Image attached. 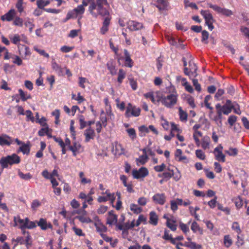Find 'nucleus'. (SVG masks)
<instances>
[{"mask_svg": "<svg viewBox=\"0 0 249 249\" xmlns=\"http://www.w3.org/2000/svg\"><path fill=\"white\" fill-rule=\"evenodd\" d=\"M106 6H109L107 0H95L90 3L88 11L93 18H97L99 16L105 18L110 16Z\"/></svg>", "mask_w": 249, "mask_h": 249, "instance_id": "f257e3e1", "label": "nucleus"}, {"mask_svg": "<svg viewBox=\"0 0 249 249\" xmlns=\"http://www.w3.org/2000/svg\"><path fill=\"white\" fill-rule=\"evenodd\" d=\"M167 91H169V94L166 96L159 97L158 102L160 101L165 107L171 108L176 105L178 95L174 86H171L168 87Z\"/></svg>", "mask_w": 249, "mask_h": 249, "instance_id": "f03ea898", "label": "nucleus"}, {"mask_svg": "<svg viewBox=\"0 0 249 249\" xmlns=\"http://www.w3.org/2000/svg\"><path fill=\"white\" fill-rule=\"evenodd\" d=\"M20 162V157L16 154L2 157L0 160V165L2 169L7 168L9 166L18 164Z\"/></svg>", "mask_w": 249, "mask_h": 249, "instance_id": "7ed1b4c3", "label": "nucleus"}, {"mask_svg": "<svg viewBox=\"0 0 249 249\" xmlns=\"http://www.w3.org/2000/svg\"><path fill=\"white\" fill-rule=\"evenodd\" d=\"M85 9L82 5H79L76 8L69 11L67 14L65 21L69 20L71 18H75L80 17L81 18L82 15L84 13Z\"/></svg>", "mask_w": 249, "mask_h": 249, "instance_id": "20e7f679", "label": "nucleus"}, {"mask_svg": "<svg viewBox=\"0 0 249 249\" xmlns=\"http://www.w3.org/2000/svg\"><path fill=\"white\" fill-rule=\"evenodd\" d=\"M200 14L204 18L205 24L208 26V29L210 31H212L214 28L213 23L215 21L212 14L209 10H202L200 11Z\"/></svg>", "mask_w": 249, "mask_h": 249, "instance_id": "39448f33", "label": "nucleus"}, {"mask_svg": "<svg viewBox=\"0 0 249 249\" xmlns=\"http://www.w3.org/2000/svg\"><path fill=\"white\" fill-rule=\"evenodd\" d=\"M141 109L129 103L126 108L125 115L126 118L138 117L140 115Z\"/></svg>", "mask_w": 249, "mask_h": 249, "instance_id": "423d86ee", "label": "nucleus"}, {"mask_svg": "<svg viewBox=\"0 0 249 249\" xmlns=\"http://www.w3.org/2000/svg\"><path fill=\"white\" fill-rule=\"evenodd\" d=\"M207 5L209 7L213 9L218 14H221L226 17H230L233 15L232 11L228 9L222 8L217 5L213 4L211 3H208Z\"/></svg>", "mask_w": 249, "mask_h": 249, "instance_id": "0eeeda50", "label": "nucleus"}, {"mask_svg": "<svg viewBox=\"0 0 249 249\" xmlns=\"http://www.w3.org/2000/svg\"><path fill=\"white\" fill-rule=\"evenodd\" d=\"M12 242L14 244V248L18 245H25L27 249H29L32 245V240L30 239L29 244L27 243V238L22 236H18L16 239H12Z\"/></svg>", "mask_w": 249, "mask_h": 249, "instance_id": "6e6552de", "label": "nucleus"}, {"mask_svg": "<svg viewBox=\"0 0 249 249\" xmlns=\"http://www.w3.org/2000/svg\"><path fill=\"white\" fill-rule=\"evenodd\" d=\"M127 29L130 31H137L144 28L142 23L136 20H129L126 22Z\"/></svg>", "mask_w": 249, "mask_h": 249, "instance_id": "1a4fd4ad", "label": "nucleus"}, {"mask_svg": "<svg viewBox=\"0 0 249 249\" xmlns=\"http://www.w3.org/2000/svg\"><path fill=\"white\" fill-rule=\"evenodd\" d=\"M148 171L144 167H141L139 170L134 169L132 171V176L134 178H143L148 175Z\"/></svg>", "mask_w": 249, "mask_h": 249, "instance_id": "9d476101", "label": "nucleus"}, {"mask_svg": "<svg viewBox=\"0 0 249 249\" xmlns=\"http://www.w3.org/2000/svg\"><path fill=\"white\" fill-rule=\"evenodd\" d=\"M223 147L221 145L214 148L213 153L215 158L219 161L224 162L225 161V156L222 153Z\"/></svg>", "mask_w": 249, "mask_h": 249, "instance_id": "9b49d317", "label": "nucleus"}, {"mask_svg": "<svg viewBox=\"0 0 249 249\" xmlns=\"http://www.w3.org/2000/svg\"><path fill=\"white\" fill-rule=\"evenodd\" d=\"M166 196L163 193H157L152 197L154 203L163 205L166 201Z\"/></svg>", "mask_w": 249, "mask_h": 249, "instance_id": "f8f14e48", "label": "nucleus"}, {"mask_svg": "<svg viewBox=\"0 0 249 249\" xmlns=\"http://www.w3.org/2000/svg\"><path fill=\"white\" fill-rule=\"evenodd\" d=\"M111 18L110 16L105 18L102 26L100 29V33L101 34L105 35L108 31Z\"/></svg>", "mask_w": 249, "mask_h": 249, "instance_id": "ddd939ff", "label": "nucleus"}, {"mask_svg": "<svg viewBox=\"0 0 249 249\" xmlns=\"http://www.w3.org/2000/svg\"><path fill=\"white\" fill-rule=\"evenodd\" d=\"M37 226H39L42 230H46L47 229L53 228V226L51 223H48L46 219L40 218L38 221H36Z\"/></svg>", "mask_w": 249, "mask_h": 249, "instance_id": "4468645a", "label": "nucleus"}, {"mask_svg": "<svg viewBox=\"0 0 249 249\" xmlns=\"http://www.w3.org/2000/svg\"><path fill=\"white\" fill-rule=\"evenodd\" d=\"M16 15V10L14 9H11L7 13L1 17V19L2 21H10L14 19Z\"/></svg>", "mask_w": 249, "mask_h": 249, "instance_id": "2eb2a0df", "label": "nucleus"}, {"mask_svg": "<svg viewBox=\"0 0 249 249\" xmlns=\"http://www.w3.org/2000/svg\"><path fill=\"white\" fill-rule=\"evenodd\" d=\"M158 92L150 91L144 93L143 96L146 99H150L153 103L156 104V101L158 102V97H160L158 95Z\"/></svg>", "mask_w": 249, "mask_h": 249, "instance_id": "dca6fc26", "label": "nucleus"}, {"mask_svg": "<svg viewBox=\"0 0 249 249\" xmlns=\"http://www.w3.org/2000/svg\"><path fill=\"white\" fill-rule=\"evenodd\" d=\"M112 151L115 155L120 156L124 154V149L123 148L122 145L117 142H114L113 145Z\"/></svg>", "mask_w": 249, "mask_h": 249, "instance_id": "f3484780", "label": "nucleus"}, {"mask_svg": "<svg viewBox=\"0 0 249 249\" xmlns=\"http://www.w3.org/2000/svg\"><path fill=\"white\" fill-rule=\"evenodd\" d=\"M84 135L85 136V142H87L91 139H94L95 134L94 130L89 127L85 130Z\"/></svg>", "mask_w": 249, "mask_h": 249, "instance_id": "a211bd4d", "label": "nucleus"}, {"mask_svg": "<svg viewBox=\"0 0 249 249\" xmlns=\"http://www.w3.org/2000/svg\"><path fill=\"white\" fill-rule=\"evenodd\" d=\"M182 150L180 149H177L175 153V156L178 161L186 163H188L189 162V160L185 156L182 155Z\"/></svg>", "mask_w": 249, "mask_h": 249, "instance_id": "6ab92c4d", "label": "nucleus"}, {"mask_svg": "<svg viewBox=\"0 0 249 249\" xmlns=\"http://www.w3.org/2000/svg\"><path fill=\"white\" fill-rule=\"evenodd\" d=\"M124 60H125V65L129 68H132L133 66V62L130 57V55L126 49L124 51Z\"/></svg>", "mask_w": 249, "mask_h": 249, "instance_id": "aec40b11", "label": "nucleus"}, {"mask_svg": "<svg viewBox=\"0 0 249 249\" xmlns=\"http://www.w3.org/2000/svg\"><path fill=\"white\" fill-rule=\"evenodd\" d=\"M14 226H19V228H25V218L21 219L20 216L18 215L14 217Z\"/></svg>", "mask_w": 249, "mask_h": 249, "instance_id": "412c9836", "label": "nucleus"}, {"mask_svg": "<svg viewBox=\"0 0 249 249\" xmlns=\"http://www.w3.org/2000/svg\"><path fill=\"white\" fill-rule=\"evenodd\" d=\"M117 221V215L114 214L112 211L108 212V215L107 217V224L109 225H112L116 224Z\"/></svg>", "mask_w": 249, "mask_h": 249, "instance_id": "4be33fe9", "label": "nucleus"}, {"mask_svg": "<svg viewBox=\"0 0 249 249\" xmlns=\"http://www.w3.org/2000/svg\"><path fill=\"white\" fill-rule=\"evenodd\" d=\"M158 216L154 211H151L149 213V221L150 224L156 226L158 224Z\"/></svg>", "mask_w": 249, "mask_h": 249, "instance_id": "5701e85b", "label": "nucleus"}, {"mask_svg": "<svg viewBox=\"0 0 249 249\" xmlns=\"http://www.w3.org/2000/svg\"><path fill=\"white\" fill-rule=\"evenodd\" d=\"M12 143L11 139L8 135H4L0 136V145H10Z\"/></svg>", "mask_w": 249, "mask_h": 249, "instance_id": "b1692460", "label": "nucleus"}, {"mask_svg": "<svg viewBox=\"0 0 249 249\" xmlns=\"http://www.w3.org/2000/svg\"><path fill=\"white\" fill-rule=\"evenodd\" d=\"M94 226L96 228V230L98 232L101 233H104L107 231V227L103 224L100 221L95 222L94 223Z\"/></svg>", "mask_w": 249, "mask_h": 249, "instance_id": "393cba45", "label": "nucleus"}, {"mask_svg": "<svg viewBox=\"0 0 249 249\" xmlns=\"http://www.w3.org/2000/svg\"><path fill=\"white\" fill-rule=\"evenodd\" d=\"M155 6L160 11L163 10L167 6V2L165 0H157V4Z\"/></svg>", "mask_w": 249, "mask_h": 249, "instance_id": "a878e982", "label": "nucleus"}, {"mask_svg": "<svg viewBox=\"0 0 249 249\" xmlns=\"http://www.w3.org/2000/svg\"><path fill=\"white\" fill-rule=\"evenodd\" d=\"M210 143V139L208 136H205L202 139L201 146L204 149L209 148Z\"/></svg>", "mask_w": 249, "mask_h": 249, "instance_id": "bb28decb", "label": "nucleus"}, {"mask_svg": "<svg viewBox=\"0 0 249 249\" xmlns=\"http://www.w3.org/2000/svg\"><path fill=\"white\" fill-rule=\"evenodd\" d=\"M19 95L20 96L21 99L22 101H25L28 99L31 98V96L27 92H24L22 89H18Z\"/></svg>", "mask_w": 249, "mask_h": 249, "instance_id": "cd10ccee", "label": "nucleus"}, {"mask_svg": "<svg viewBox=\"0 0 249 249\" xmlns=\"http://www.w3.org/2000/svg\"><path fill=\"white\" fill-rule=\"evenodd\" d=\"M36 221H30L28 217L25 218V228L28 229H33L36 227Z\"/></svg>", "mask_w": 249, "mask_h": 249, "instance_id": "c85d7f7f", "label": "nucleus"}, {"mask_svg": "<svg viewBox=\"0 0 249 249\" xmlns=\"http://www.w3.org/2000/svg\"><path fill=\"white\" fill-rule=\"evenodd\" d=\"M148 156L142 155L139 158L136 159V163L138 166L144 164L147 161Z\"/></svg>", "mask_w": 249, "mask_h": 249, "instance_id": "c756f323", "label": "nucleus"}, {"mask_svg": "<svg viewBox=\"0 0 249 249\" xmlns=\"http://www.w3.org/2000/svg\"><path fill=\"white\" fill-rule=\"evenodd\" d=\"M19 150L21 151L23 154L28 155L30 151V144L23 143L19 147Z\"/></svg>", "mask_w": 249, "mask_h": 249, "instance_id": "7c9ffc66", "label": "nucleus"}, {"mask_svg": "<svg viewBox=\"0 0 249 249\" xmlns=\"http://www.w3.org/2000/svg\"><path fill=\"white\" fill-rule=\"evenodd\" d=\"M107 67L111 75H114L117 73V69L112 62H107Z\"/></svg>", "mask_w": 249, "mask_h": 249, "instance_id": "2f4dec72", "label": "nucleus"}, {"mask_svg": "<svg viewBox=\"0 0 249 249\" xmlns=\"http://www.w3.org/2000/svg\"><path fill=\"white\" fill-rule=\"evenodd\" d=\"M125 72L123 69H121L119 70L117 81L120 84L123 82L124 79L125 77Z\"/></svg>", "mask_w": 249, "mask_h": 249, "instance_id": "473e14b6", "label": "nucleus"}, {"mask_svg": "<svg viewBox=\"0 0 249 249\" xmlns=\"http://www.w3.org/2000/svg\"><path fill=\"white\" fill-rule=\"evenodd\" d=\"M130 209L135 213L139 214L142 212V208L139 207L137 204H131L130 206Z\"/></svg>", "mask_w": 249, "mask_h": 249, "instance_id": "72a5a7b5", "label": "nucleus"}, {"mask_svg": "<svg viewBox=\"0 0 249 249\" xmlns=\"http://www.w3.org/2000/svg\"><path fill=\"white\" fill-rule=\"evenodd\" d=\"M168 40L169 43L171 45L176 46V47H180V46L181 45V41H180V39L178 40V42L174 38H173L172 37L168 36Z\"/></svg>", "mask_w": 249, "mask_h": 249, "instance_id": "f704fd0d", "label": "nucleus"}, {"mask_svg": "<svg viewBox=\"0 0 249 249\" xmlns=\"http://www.w3.org/2000/svg\"><path fill=\"white\" fill-rule=\"evenodd\" d=\"M41 205V202L38 199H34L31 203V208L33 211H36L38 207Z\"/></svg>", "mask_w": 249, "mask_h": 249, "instance_id": "c9c22d12", "label": "nucleus"}, {"mask_svg": "<svg viewBox=\"0 0 249 249\" xmlns=\"http://www.w3.org/2000/svg\"><path fill=\"white\" fill-rule=\"evenodd\" d=\"M232 243V241L229 235H226L224 237V244L227 248H229Z\"/></svg>", "mask_w": 249, "mask_h": 249, "instance_id": "e433bc0d", "label": "nucleus"}, {"mask_svg": "<svg viewBox=\"0 0 249 249\" xmlns=\"http://www.w3.org/2000/svg\"><path fill=\"white\" fill-rule=\"evenodd\" d=\"M232 108H233V106L229 107L227 105H223L221 111L224 114L228 115L231 112Z\"/></svg>", "mask_w": 249, "mask_h": 249, "instance_id": "4c0bfd02", "label": "nucleus"}, {"mask_svg": "<svg viewBox=\"0 0 249 249\" xmlns=\"http://www.w3.org/2000/svg\"><path fill=\"white\" fill-rule=\"evenodd\" d=\"M108 119L106 116L105 112L104 111H102L100 115V121L101 123L103 125L104 127H106L107 125V121Z\"/></svg>", "mask_w": 249, "mask_h": 249, "instance_id": "58836bf2", "label": "nucleus"}, {"mask_svg": "<svg viewBox=\"0 0 249 249\" xmlns=\"http://www.w3.org/2000/svg\"><path fill=\"white\" fill-rule=\"evenodd\" d=\"M179 110V119L180 121L182 122L186 121L187 118V114L184 112L181 108V107H179L178 108Z\"/></svg>", "mask_w": 249, "mask_h": 249, "instance_id": "ea45409f", "label": "nucleus"}, {"mask_svg": "<svg viewBox=\"0 0 249 249\" xmlns=\"http://www.w3.org/2000/svg\"><path fill=\"white\" fill-rule=\"evenodd\" d=\"M166 224L167 226L172 231H175L177 230V226L175 224L174 221H171L169 218H167Z\"/></svg>", "mask_w": 249, "mask_h": 249, "instance_id": "a19ab883", "label": "nucleus"}, {"mask_svg": "<svg viewBox=\"0 0 249 249\" xmlns=\"http://www.w3.org/2000/svg\"><path fill=\"white\" fill-rule=\"evenodd\" d=\"M231 229L237 232L238 234H240L242 232L239 224L237 222H233L231 226Z\"/></svg>", "mask_w": 249, "mask_h": 249, "instance_id": "79ce46f5", "label": "nucleus"}, {"mask_svg": "<svg viewBox=\"0 0 249 249\" xmlns=\"http://www.w3.org/2000/svg\"><path fill=\"white\" fill-rule=\"evenodd\" d=\"M81 222L89 223L92 222V220L88 217H86L84 215H79L76 217Z\"/></svg>", "mask_w": 249, "mask_h": 249, "instance_id": "37998d69", "label": "nucleus"}, {"mask_svg": "<svg viewBox=\"0 0 249 249\" xmlns=\"http://www.w3.org/2000/svg\"><path fill=\"white\" fill-rule=\"evenodd\" d=\"M209 33L206 31L204 30L202 31V38L201 41L202 43L205 44H208V39L209 38Z\"/></svg>", "mask_w": 249, "mask_h": 249, "instance_id": "c03bdc74", "label": "nucleus"}, {"mask_svg": "<svg viewBox=\"0 0 249 249\" xmlns=\"http://www.w3.org/2000/svg\"><path fill=\"white\" fill-rule=\"evenodd\" d=\"M225 153L230 156H235L238 154V149L236 148L230 147L228 150H226Z\"/></svg>", "mask_w": 249, "mask_h": 249, "instance_id": "a18cd8bd", "label": "nucleus"}, {"mask_svg": "<svg viewBox=\"0 0 249 249\" xmlns=\"http://www.w3.org/2000/svg\"><path fill=\"white\" fill-rule=\"evenodd\" d=\"M18 174L21 178L26 180H29L32 178V176L29 173L27 174H24L20 171H19Z\"/></svg>", "mask_w": 249, "mask_h": 249, "instance_id": "49530a36", "label": "nucleus"}, {"mask_svg": "<svg viewBox=\"0 0 249 249\" xmlns=\"http://www.w3.org/2000/svg\"><path fill=\"white\" fill-rule=\"evenodd\" d=\"M184 6L186 8L188 7H191L192 8L197 10L198 7L195 3L190 2L189 0H184Z\"/></svg>", "mask_w": 249, "mask_h": 249, "instance_id": "de8ad7c7", "label": "nucleus"}, {"mask_svg": "<svg viewBox=\"0 0 249 249\" xmlns=\"http://www.w3.org/2000/svg\"><path fill=\"white\" fill-rule=\"evenodd\" d=\"M9 38L14 44H18L20 41V36L18 34L9 36Z\"/></svg>", "mask_w": 249, "mask_h": 249, "instance_id": "09e8293b", "label": "nucleus"}, {"mask_svg": "<svg viewBox=\"0 0 249 249\" xmlns=\"http://www.w3.org/2000/svg\"><path fill=\"white\" fill-rule=\"evenodd\" d=\"M21 230V232L23 235H24V237L27 238V244H29V242L30 241V239H32L31 236L30 235V232L28 231H26V228H20Z\"/></svg>", "mask_w": 249, "mask_h": 249, "instance_id": "8fccbe9b", "label": "nucleus"}, {"mask_svg": "<svg viewBox=\"0 0 249 249\" xmlns=\"http://www.w3.org/2000/svg\"><path fill=\"white\" fill-rule=\"evenodd\" d=\"M23 0H18V1L16 3V7L18 9V11L21 13L24 11V7L23 6Z\"/></svg>", "mask_w": 249, "mask_h": 249, "instance_id": "3c124183", "label": "nucleus"}, {"mask_svg": "<svg viewBox=\"0 0 249 249\" xmlns=\"http://www.w3.org/2000/svg\"><path fill=\"white\" fill-rule=\"evenodd\" d=\"M81 147V145L76 142H73L72 145H70L69 149L72 152L78 151Z\"/></svg>", "mask_w": 249, "mask_h": 249, "instance_id": "603ef678", "label": "nucleus"}, {"mask_svg": "<svg viewBox=\"0 0 249 249\" xmlns=\"http://www.w3.org/2000/svg\"><path fill=\"white\" fill-rule=\"evenodd\" d=\"M179 226L181 231L186 234L189 231V226L187 224L183 223L182 222H180L179 223Z\"/></svg>", "mask_w": 249, "mask_h": 249, "instance_id": "864d4df0", "label": "nucleus"}, {"mask_svg": "<svg viewBox=\"0 0 249 249\" xmlns=\"http://www.w3.org/2000/svg\"><path fill=\"white\" fill-rule=\"evenodd\" d=\"M26 115L27 117V121H30L33 123L35 122V118L33 116L32 111L30 110H27L26 111Z\"/></svg>", "mask_w": 249, "mask_h": 249, "instance_id": "5fc2aeb1", "label": "nucleus"}, {"mask_svg": "<svg viewBox=\"0 0 249 249\" xmlns=\"http://www.w3.org/2000/svg\"><path fill=\"white\" fill-rule=\"evenodd\" d=\"M196 155L197 158L201 160H205L206 158L205 153L200 149H198L196 151Z\"/></svg>", "mask_w": 249, "mask_h": 249, "instance_id": "6e6d98bb", "label": "nucleus"}, {"mask_svg": "<svg viewBox=\"0 0 249 249\" xmlns=\"http://www.w3.org/2000/svg\"><path fill=\"white\" fill-rule=\"evenodd\" d=\"M126 131L129 135V136L132 139H134L136 137V133L135 130L133 128H129L126 130Z\"/></svg>", "mask_w": 249, "mask_h": 249, "instance_id": "4d7b16f0", "label": "nucleus"}, {"mask_svg": "<svg viewBox=\"0 0 249 249\" xmlns=\"http://www.w3.org/2000/svg\"><path fill=\"white\" fill-rule=\"evenodd\" d=\"M45 127L44 128H42L41 129H40L38 132V134L40 136H43L45 134L48 135V131H49V128L47 126H45Z\"/></svg>", "mask_w": 249, "mask_h": 249, "instance_id": "13d9d810", "label": "nucleus"}, {"mask_svg": "<svg viewBox=\"0 0 249 249\" xmlns=\"http://www.w3.org/2000/svg\"><path fill=\"white\" fill-rule=\"evenodd\" d=\"M192 82L194 86L195 87V89L198 92H200L201 91V85L198 83V80L196 79H193Z\"/></svg>", "mask_w": 249, "mask_h": 249, "instance_id": "bf43d9fd", "label": "nucleus"}, {"mask_svg": "<svg viewBox=\"0 0 249 249\" xmlns=\"http://www.w3.org/2000/svg\"><path fill=\"white\" fill-rule=\"evenodd\" d=\"M13 24L16 26L21 27L23 25V19L18 17H16Z\"/></svg>", "mask_w": 249, "mask_h": 249, "instance_id": "052dcab7", "label": "nucleus"}, {"mask_svg": "<svg viewBox=\"0 0 249 249\" xmlns=\"http://www.w3.org/2000/svg\"><path fill=\"white\" fill-rule=\"evenodd\" d=\"M237 117L235 115H231L228 119V122L231 126H233L234 124L236 122Z\"/></svg>", "mask_w": 249, "mask_h": 249, "instance_id": "680f3d73", "label": "nucleus"}, {"mask_svg": "<svg viewBox=\"0 0 249 249\" xmlns=\"http://www.w3.org/2000/svg\"><path fill=\"white\" fill-rule=\"evenodd\" d=\"M80 123V128L83 129L87 124V122L85 121V118L83 116L80 115L79 118Z\"/></svg>", "mask_w": 249, "mask_h": 249, "instance_id": "e2e57ef3", "label": "nucleus"}, {"mask_svg": "<svg viewBox=\"0 0 249 249\" xmlns=\"http://www.w3.org/2000/svg\"><path fill=\"white\" fill-rule=\"evenodd\" d=\"M168 172H165L162 174V176L164 178H170L174 175V171L173 170L168 169Z\"/></svg>", "mask_w": 249, "mask_h": 249, "instance_id": "0e129e2a", "label": "nucleus"}, {"mask_svg": "<svg viewBox=\"0 0 249 249\" xmlns=\"http://www.w3.org/2000/svg\"><path fill=\"white\" fill-rule=\"evenodd\" d=\"M34 50L36 52H37L38 53H39L40 55H41L46 58L49 57V54L48 53H46L44 50L39 49L36 47H34Z\"/></svg>", "mask_w": 249, "mask_h": 249, "instance_id": "69168bd1", "label": "nucleus"}, {"mask_svg": "<svg viewBox=\"0 0 249 249\" xmlns=\"http://www.w3.org/2000/svg\"><path fill=\"white\" fill-rule=\"evenodd\" d=\"M189 210L190 214L194 216L196 220H199V216L198 214L196 213V212L194 210V208L192 206H190L189 207Z\"/></svg>", "mask_w": 249, "mask_h": 249, "instance_id": "338daca9", "label": "nucleus"}, {"mask_svg": "<svg viewBox=\"0 0 249 249\" xmlns=\"http://www.w3.org/2000/svg\"><path fill=\"white\" fill-rule=\"evenodd\" d=\"M189 248L191 249H201L202 246L200 245L196 244L195 242H189Z\"/></svg>", "mask_w": 249, "mask_h": 249, "instance_id": "774afa93", "label": "nucleus"}]
</instances>
